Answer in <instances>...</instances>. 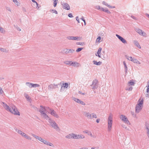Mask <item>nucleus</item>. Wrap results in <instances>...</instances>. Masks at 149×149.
Instances as JSON below:
<instances>
[{"instance_id": "1", "label": "nucleus", "mask_w": 149, "mask_h": 149, "mask_svg": "<svg viewBox=\"0 0 149 149\" xmlns=\"http://www.w3.org/2000/svg\"><path fill=\"white\" fill-rule=\"evenodd\" d=\"M4 107L7 111L10 112L11 113L15 115H20L19 112L15 106L13 105L10 107L6 104H5Z\"/></svg>"}, {"instance_id": "2", "label": "nucleus", "mask_w": 149, "mask_h": 149, "mask_svg": "<svg viewBox=\"0 0 149 149\" xmlns=\"http://www.w3.org/2000/svg\"><path fill=\"white\" fill-rule=\"evenodd\" d=\"M40 107L42 109H40L39 110V112L41 113V115L45 119L47 120H49V118L48 116L45 113V107H43L42 106H40Z\"/></svg>"}, {"instance_id": "3", "label": "nucleus", "mask_w": 149, "mask_h": 149, "mask_svg": "<svg viewBox=\"0 0 149 149\" xmlns=\"http://www.w3.org/2000/svg\"><path fill=\"white\" fill-rule=\"evenodd\" d=\"M48 122L53 128L56 129L57 131L60 130V129L58 127V125L55 121L52 120L51 119L49 118V119Z\"/></svg>"}, {"instance_id": "4", "label": "nucleus", "mask_w": 149, "mask_h": 149, "mask_svg": "<svg viewBox=\"0 0 149 149\" xmlns=\"http://www.w3.org/2000/svg\"><path fill=\"white\" fill-rule=\"evenodd\" d=\"M112 118L111 116H109L108 118V132H110L112 126Z\"/></svg>"}, {"instance_id": "5", "label": "nucleus", "mask_w": 149, "mask_h": 149, "mask_svg": "<svg viewBox=\"0 0 149 149\" xmlns=\"http://www.w3.org/2000/svg\"><path fill=\"white\" fill-rule=\"evenodd\" d=\"M92 89L95 90L98 87V81L97 79L94 80L93 81L92 84L91 85Z\"/></svg>"}, {"instance_id": "6", "label": "nucleus", "mask_w": 149, "mask_h": 149, "mask_svg": "<svg viewBox=\"0 0 149 149\" xmlns=\"http://www.w3.org/2000/svg\"><path fill=\"white\" fill-rule=\"evenodd\" d=\"M120 118L121 120L123 121L125 123H126L128 125L130 124V123L129 121L125 116L123 115H120Z\"/></svg>"}, {"instance_id": "7", "label": "nucleus", "mask_w": 149, "mask_h": 149, "mask_svg": "<svg viewBox=\"0 0 149 149\" xmlns=\"http://www.w3.org/2000/svg\"><path fill=\"white\" fill-rule=\"evenodd\" d=\"M116 36L122 43L125 44L127 43V41L123 38L117 34H116Z\"/></svg>"}, {"instance_id": "8", "label": "nucleus", "mask_w": 149, "mask_h": 149, "mask_svg": "<svg viewBox=\"0 0 149 149\" xmlns=\"http://www.w3.org/2000/svg\"><path fill=\"white\" fill-rule=\"evenodd\" d=\"M62 5L63 6V8L67 10H68L70 9V6L68 3L63 2L62 3Z\"/></svg>"}, {"instance_id": "9", "label": "nucleus", "mask_w": 149, "mask_h": 149, "mask_svg": "<svg viewBox=\"0 0 149 149\" xmlns=\"http://www.w3.org/2000/svg\"><path fill=\"white\" fill-rule=\"evenodd\" d=\"M50 114L56 117V118H58L59 117L58 115L56 113V112L54 110H52L51 109H50Z\"/></svg>"}, {"instance_id": "10", "label": "nucleus", "mask_w": 149, "mask_h": 149, "mask_svg": "<svg viewBox=\"0 0 149 149\" xmlns=\"http://www.w3.org/2000/svg\"><path fill=\"white\" fill-rule=\"evenodd\" d=\"M80 38V37L78 36H68L67 37V38L70 40H78V39Z\"/></svg>"}, {"instance_id": "11", "label": "nucleus", "mask_w": 149, "mask_h": 149, "mask_svg": "<svg viewBox=\"0 0 149 149\" xmlns=\"http://www.w3.org/2000/svg\"><path fill=\"white\" fill-rule=\"evenodd\" d=\"M142 107L139 105H137L135 107V112L136 113H138L141 110Z\"/></svg>"}, {"instance_id": "12", "label": "nucleus", "mask_w": 149, "mask_h": 149, "mask_svg": "<svg viewBox=\"0 0 149 149\" xmlns=\"http://www.w3.org/2000/svg\"><path fill=\"white\" fill-rule=\"evenodd\" d=\"M32 136L34 137L36 139H38L39 141L42 143H43V141H44L45 140L42 139L41 137H39L38 136H36L35 134H33Z\"/></svg>"}, {"instance_id": "13", "label": "nucleus", "mask_w": 149, "mask_h": 149, "mask_svg": "<svg viewBox=\"0 0 149 149\" xmlns=\"http://www.w3.org/2000/svg\"><path fill=\"white\" fill-rule=\"evenodd\" d=\"M102 48L99 47L98 50V51L97 52V54H95L96 56L98 57L99 58H101V51L102 50Z\"/></svg>"}, {"instance_id": "14", "label": "nucleus", "mask_w": 149, "mask_h": 149, "mask_svg": "<svg viewBox=\"0 0 149 149\" xmlns=\"http://www.w3.org/2000/svg\"><path fill=\"white\" fill-rule=\"evenodd\" d=\"M16 131L19 134L23 136L24 137L26 134L25 133L23 132L22 131L18 130L17 129H16Z\"/></svg>"}, {"instance_id": "15", "label": "nucleus", "mask_w": 149, "mask_h": 149, "mask_svg": "<svg viewBox=\"0 0 149 149\" xmlns=\"http://www.w3.org/2000/svg\"><path fill=\"white\" fill-rule=\"evenodd\" d=\"M79 64L76 62H71L70 65H72L74 67H78L79 65Z\"/></svg>"}, {"instance_id": "16", "label": "nucleus", "mask_w": 149, "mask_h": 149, "mask_svg": "<svg viewBox=\"0 0 149 149\" xmlns=\"http://www.w3.org/2000/svg\"><path fill=\"white\" fill-rule=\"evenodd\" d=\"M84 115L88 119H92L91 118V114H90L89 112H84Z\"/></svg>"}, {"instance_id": "17", "label": "nucleus", "mask_w": 149, "mask_h": 149, "mask_svg": "<svg viewBox=\"0 0 149 149\" xmlns=\"http://www.w3.org/2000/svg\"><path fill=\"white\" fill-rule=\"evenodd\" d=\"M55 87H54V84H51L48 86V89L49 91H52V89H55Z\"/></svg>"}, {"instance_id": "18", "label": "nucleus", "mask_w": 149, "mask_h": 149, "mask_svg": "<svg viewBox=\"0 0 149 149\" xmlns=\"http://www.w3.org/2000/svg\"><path fill=\"white\" fill-rule=\"evenodd\" d=\"M93 62L94 64L97 65H100L102 63V62L101 61L97 62L96 61L94 60L93 61Z\"/></svg>"}, {"instance_id": "19", "label": "nucleus", "mask_w": 149, "mask_h": 149, "mask_svg": "<svg viewBox=\"0 0 149 149\" xmlns=\"http://www.w3.org/2000/svg\"><path fill=\"white\" fill-rule=\"evenodd\" d=\"M134 42L135 45L139 49L141 48V47L137 41L136 40H134Z\"/></svg>"}, {"instance_id": "20", "label": "nucleus", "mask_w": 149, "mask_h": 149, "mask_svg": "<svg viewBox=\"0 0 149 149\" xmlns=\"http://www.w3.org/2000/svg\"><path fill=\"white\" fill-rule=\"evenodd\" d=\"M102 10L104 12H106L108 14H110L111 12L107 8H106L105 9H104L103 8H101Z\"/></svg>"}, {"instance_id": "21", "label": "nucleus", "mask_w": 149, "mask_h": 149, "mask_svg": "<svg viewBox=\"0 0 149 149\" xmlns=\"http://www.w3.org/2000/svg\"><path fill=\"white\" fill-rule=\"evenodd\" d=\"M143 100L142 99V100L140 101V99H139L138 100V103L137 104V105L142 107V105L143 104Z\"/></svg>"}, {"instance_id": "22", "label": "nucleus", "mask_w": 149, "mask_h": 149, "mask_svg": "<svg viewBox=\"0 0 149 149\" xmlns=\"http://www.w3.org/2000/svg\"><path fill=\"white\" fill-rule=\"evenodd\" d=\"M136 31L140 35H143V32H142V30L139 28L136 29Z\"/></svg>"}, {"instance_id": "23", "label": "nucleus", "mask_w": 149, "mask_h": 149, "mask_svg": "<svg viewBox=\"0 0 149 149\" xmlns=\"http://www.w3.org/2000/svg\"><path fill=\"white\" fill-rule=\"evenodd\" d=\"M123 64L125 69V72L126 73H127V72L128 69L126 63L125 61L123 62Z\"/></svg>"}, {"instance_id": "24", "label": "nucleus", "mask_w": 149, "mask_h": 149, "mask_svg": "<svg viewBox=\"0 0 149 149\" xmlns=\"http://www.w3.org/2000/svg\"><path fill=\"white\" fill-rule=\"evenodd\" d=\"M72 138L74 139H78V135L75 134L74 133H72Z\"/></svg>"}, {"instance_id": "25", "label": "nucleus", "mask_w": 149, "mask_h": 149, "mask_svg": "<svg viewBox=\"0 0 149 149\" xmlns=\"http://www.w3.org/2000/svg\"><path fill=\"white\" fill-rule=\"evenodd\" d=\"M26 84L29 88H32V83L30 82H26Z\"/></svg>"}, {"instance_id": "26", "label": "nucleus", "mask_w": 149, "mask_h": 149, "mask_svg": "<svg viewBox=\"0 0 149 149\" xmlns=\"http://www.w3.org/2000/svg\"><path fill=\"white\" fill-rule=\"evenodd\" d=\"M145 126L146 129L147 130H149V124L147 122H146L145 123Z\"/></svg>"}, {"instance_id": "27", "label": "nucleus", "mask_w": 149, "mask_h": 149, "mask_svg": "<svg viewBox=\"0 0 149 149\" xmlns=\"http://www.w3.org/2000/svg\"><path fill=\"white\" fill-rule=\"evenodd\" d=\"M63 86L64 88H67L68 86V84L67 83L63 84Z\"/></svg>"}, {"instance_id": "28", "label": "nucleus", "mask_w": 149, "mask_h": 149, "mask_svg": "<svg viewBox=\"0 0 149 149\" xmlns=\"http://www.w3.org/2000/svg\"><path fill=\"white\" fill-rule=\"evenodd\" d=\"M40 86V85L39 84H33L32 83V88L34 87V88H36V87H38Z\"/></svg>"}, {"instance_id": "29", "label": "nucleus", "mask_w": 149, "mask_h": 149, "mask_svg": "<svg viewBox=\"0 0 149 149\" xmlns=\"http://www.w3.org/2000/svg\"><path fill=\"white\" fill-rule=\"evenodd\" d=\"M128 84L131 86H133L134 84V83L133 80H131L129 81L128 83Z\"/></svg>"}, {"instance_id": "30", "label": "nucleus", "mask_w": 149, "mask_h": 149, "mask_svg": "<svg viewBox=\"0 0 149 149\" xmlns=\"http://www.w3.org/2000/svg\"><path fill=\"white\" fill-rule=\"evenodd\" d=\"M78 139H84L85 138L84 135L82 134H78Z\"/></svg>"}, {"instance_id": "31", "label": "nucleus", "mask_w": 149, "mask_h": 149, "mask_svg": "<svg viewBox=\"0 0 149 149\" xmlns=\"http://www.w3.org/2000/svg\"><path fill=\"white\" fill-rule=\"evenodd\" d=\"M72 133L69 134L68 135L65 136V137L66 138L70 139V138H72Z\"/></svg>"}, {"instance_id": "32", "label": "nucleus", "mask_w": 149, "mask_h": 149, "mask_svg": "<svg viewBox=\"0 0 149 149\" xmlns=\"http://www.w3.org/2000/svg\"><path fill=\"white\" fill-rule=\"evenodd\" d=\"M71 62V61H64V63L66 65H70Z\"/></svg>"}, {"instance_id": "33", "label": "nucleus", "mask_w": 149, "mask_h": 149, "mask_svg": "<svg viewBox=\"0 0 149 149\" xmlns=\"http://www.w3.org/2000/svg\"><path fill=\"white\" fill-rule=\"evenodd\" d=\"M125 57L129 61L132 59V58L131 56H129L127 55H125Z\"/></svg>"}, {"instance_id": "34", "label": "nucleus", "mask_w": 149, "mask_h": 149, "mask_svg": "<svg viewBox=\"0 0 149 149\" xmlns=\"http://www.w3.org/2000/svg\"><path fill=\"white\" fill-rule=\"evenodd\" d=\"M132 89H133V88L132 86H129V87L127 88H126V90L130 91H132Z\"/></svg>"}, {"instance_id": "35", "label": "nucleus", "mask_w": 149, "mask_h": 149, "mask_svg": "<svg viewBox=\"0 0 149 149\" xmlns=\"http://www.w3.org/2000/svg\"><path fill=\"white\" fill-rule=\"evenodd\" d=\"M147 94L146 95V96L147 97H149V88H147L146 91Z\"/></svg>"}, {"instance_id": "36", "label": "nucleus", "mask_w": 149, "mask_h": 149, "mask_svg": "<svg viewBox=\"0 0 149 149\" xmlns=\"http://www.w3.org/2000/svg\"><path fill=\"white\" fill-rule=\"evenodd\" d=\"M83 49V48L79 47L76 50V52H78L82 50Z\"/></svg>"}, {"instance_id": "37", "label": "nucleus", "mask_w": 149, "mask_h": 149, "mask_svg": "<svg viewBox=\"0 0 149 149\" xmlns=\"http://www.w3.org/2000/svg\"><path fill=\"white\" fill-rule=\"evenodd\" d=\"M134 63L139 64H141L140 62L136 58H135V59H134Z\"/></svg>"}, {"instance_id": "38", "label": "nucleus", "mask_w": 149, "mask_h": 149, "mask_svg": "<svg viewBox=\"0 0 149 149\" xmlns=\"http://www.w3.org/2000/svg\"><path fill=\"white\" fill-rule=\"evenodd\" d=\"M50 12H52L53 13H54L55 14H57L58 13L57 11L54 9H51L50 10Z\"/></svg>"}, {"instance_id": "39", "label": "nucleus", "mask_w": 149, "mask_h": 149, "mask_svg": "<svg viewBox=\"0 0 149 149\" xmlns=\"http://www.w3.org/2000/svg\"><path fill=\"white\" fill-rule=\"evenodd\" d=\"M53 1H54V6L56 7L57 3V1L58 0H53Z\"/></svg>"}, {"instance_id": "40", "label": "nucleus", "mask_w": 149, "mask_h": 149, "mask_svg": "<svg viewBox=\"0 0 149 149\" xmlns=\"http://www.w3.org/2000/svg\"><path fill=\"white\" fill-rule=\"evenodd\" d=\"M0 31L1 33H3L5 32V30L3 28L0 27Z\"/></svg>"}, {"instance_id": "41", "label": "nucleus", "mask_w": 149, "mask_h": 149, "mask_svg": "<svg viewBox=\"0 0 149 149\" xmlns=\"http://www.w3.org/2000/svg\"><path fill=\"white\" fill-rule=\"evenodd\" d=\"M76 102L78 103L80 101L79 99L75 97H74L73 99Z\"/></svg>"}, {"instance_id": "42", "label": "nucleus", "mask_w": 149, "mask_h": 149, "mask_svg": "<svg viewBox=\"0 0 149 149\" xmlns=\"http://www.w3.org/2000/svg\"><path fill=\"white\" fill-rule=\"evenodd\" d=\"M92 114L93 115V116H91L92 119L93 118H97L96 115L95 114L93 113Z\"/></svg>"}, {"instance_id": "43", "label": "nucleus", "mask_w": 149, "mask_h": 149, "mask_svg": "<svg viewBox=\"0 0 149 149\" xmlns=\"http://www.w3.org/2000/svg\"><path fill=\"white\" fill-rule=\"evenodd\" d=\"M25 97L27 100L28 99L29 100H31L30 98L29 99V97L27 94H24V95Z\"/></svg>"}, {"instance_id": "44", "label": "nucleus", "mask_w": 149, "mask_h": 149, "mask_svg": "<svg viewBox=\"0 0 149 149\" xmlns=\"http://www.w3.org/2000/svg\"><path fill=\"white\" fill-rule=\"evenodd\" d=\"M61 82L60 83V84H53L54 85V87L56 88H58V86H60L61 85Z\"/></svg>"}, {"instance_id": "45", "label": "nucleus", "mask_w": 149, "mask_h": 149, "mask_svg": "<svg viewBox=\"0 0 149 149\" xmlns=\"http://www.w3.org/2000/svg\"><path fill=\"white\" fill-rule=\"evenodd\" d=\"M78 103H79L80 104L82 105H85V103L81 100H80V101Z\"/></svg>"}, {"instance_id": "46", "label": "nucleus", "mask_w": 149, "mask_h": 149, "mask_svg": "<svg viewBox=\"0 0 149 149\" xmlns=\"http://www.w3.org/2000/svg\"><path fill=\"white\" fill-rule=\"evenodd\" d=\"M13 1L16 5L17 6L19 5L18 3H19L17 0H13Z\"/></svg>"}, {"instance_id": "47", "label": "nucleus", "mask_w": 149, "mask_h": 149, "mask_svg": "<svg viewBox=\"0 0 149 149\" xmlns=\"http://www.w3.org/2000/svg\"><path fill=\"white\" fill-rule=\"evenodd\" d=\"M101 39V37L100 36H99L96 39V41L98 42H100V40Z\"/></svg>"}, {"instance_id": "48", "label": "nucleus", "mask_w": 149, "mask_h": 149, "mask_svg": "<svg viewBox=\"0 0 149 149\" xmlns=\"http://www.w3.org/2000/svg\"><path fill=\"white\" fill-rule=\"evenodd\" d=\"M32 2L33 3H36V5H37V8H39V7L38 6V5H39L38 4L35 0H31Z\"/></svg>"}, {"instance_id": "49", "label": "nucleus", "mask_w": 149, "mask_h": 149, "mask_svg": "<svg viewBox=\"0 0 149 149\" xmlns=\"http://www.w3.org/2000/svg\"><path fill=\"white\" fill-rule=\"evenodd\" d=\"M24 137L26 138L27 139H29V140H31V138L30 136H28V135H27L26 134V135H25V136Z\"/></svg>"}, {"instance_id": "50", "label": "nucleus", "mask_w": 149, "mask_h": 149, "mask_svg": "<svg viewBox=\"0 0 149 149\" xmlns=\"http://www.w3.org/2000/svg\"><path fill=\"white\" fill-rule=\"evenodd\" d=\"M0 50L3 52H5L6 51V49L4 48H1L0 47Z\"/></svg>"}, {"instance_id": "51", "label": "nucleus", "mask_w": 149, "mask_h": 149, "mask_svg": "<svg viewBox=\"0 0 149 149\" xmlns=\"http://www.w3.org/2000/svg\"><path fill=\"white\" fill-rule=\"evenodd\" d=\"M102 3L103 5H104L106 6H107L108 7V6L109 5H108V4L105 2L104 1H103L102 2Z\"/></svg>"}, {"instance_id": "52", "label": "nucleus", "mask_w": 149, "mask_h": 149, "mask_svg": "<svg viewBox=\"0 0 149 149\" xmlns=\"http://www.w3.org/2000/svg\"><path fill=\"white\" fill-rule=\"evenodd\" d=\"M95 8L96 9H97L98 10H100L101 9L100 7L99 6H96L95 7Z\"/></svg>"}, {"instance_id": "53", "label": "nucleus", "mask_w": 149, "mask_h": 149, "mask_svg": "<svg viewBox=\"0 0 149 149\" xmlns=\"http://www.w3.org/2000/svg\"><path fill=\"white\" fill-rule=\"evenodd\" d=\"M74 51L75 50L73 49H69V53H73L74 52Z\"/></svg>"}, {"instance_id": "54", "label": "nucleus", "mask_w": 149, "mask_h": 149, "mask_svg": "<svg viewBox=\"0 0 149 149\" xmlns=\"http://www.w3.org/2000/svg\"><path fill=\"white\" fill-rule=\"evenodd\" d=\"M81 19L84 22V25H85L86 24V21L85 20L84 18V17H82L81 18Z\"/></svg>"}, {"instance_id": "55", "label": "nucleus", "mask_w": 149, "mask_h": 149, "mask_svg": "<svg viewBox=\"0 0 149 149\" xmlns=\"http://www.w3.org/2000/svg\"><path fill=\"white\" fill-rule=\"evenodd\" d=\"M84 44V42H77V45H83Z\"/></svg>"}, {"instance_id": "56", "label": "nucleus", "mask_w": 149, "mask_h": 149, "mask_svg": "<svg viewBox=\"0 0 149 149\" xmlns=\"http://www.w3.org/2000/svg\"><path fill=\"white\" fill-rule=\"evenodd\" d=\"M65 54H68L69 53V49H65Z\"/></svg>"}, {"instance_id": "57", "label": "nucleus", "mask_w": 149, "mask_h": 149, "mask_svg": "<svg viewBox=\"0 0 149 149\" xmlns=\"http://www.w3.org/2000/svg\"><path fill=\"white\" fill-rule=\"evenodd\" d=\"M48 143H49V141H46L45 140H44V141L43 142V143L44 144H46L47 145H48Z\"/></svg>"}, {"instance_id": "58", "label": "nucleus", "mask_w": 149, "mask_h": 149, "mask_svg": "<svg viewBox=\"0 0 149 149\" xmlns=\"http://www.w3.org/2000/svg\"><path fill=\"white\" fill-rule=\"evenodd\" d=\"M68 16L71 18L73 17V16L72 14L71 13H70L68 14Z\"/></svg>"}, {"instance_id": "59", "label": "nucleus", "mask_w": 149, "mask_h": 149, "mask_svg": "<svg viewBox=\"0 0 149 149\" xmlns=\"http://www.w3.org/2000/svg\"><path fill=\"white\" fill-rule=\"evenodd\" d=\"M14 26H15V27H16L17 30L19 31H21V29L19 28V27H18V26H17V25H14Z\"/></svg>"}, {"instance_id": "60", "label": "nucleus", "mask_w": 149, "mask_h": 149, "mask_svg": "<svg viewBox=\"0 0 149 149\" xmlns=\"http://www.w3.org/2000/svg\"><path fill=\"white\" fill-rule=\"evenodd\" d=\"M76 20L77 21L78 23H80L79 19L78 16L76 17Z\"/></svg>"}, {"instance_id": "61", "label": "nucleus", "mask_w": 149, "mask_h": 149, "mask_svg": "<svg viewBox=\"0 0 149 149\" xmlns=\"http://www.w3.org/2000/svg\"><path fill=\"white\" fill-rule=\"evenodd\" d=\"M47 146H52L53 147H54V145L51 143L49 142L48 145Z\"/></svg>"}, {"instance_id": "62", "label": "nucleus", "mask_w": 149, "mask_h": 149, "mask_svg": "<svg viewBox=\"0 0 149 149\" xmlns=\"http://www.w3.org/2000/svg\"><path fill=\"white\" fill-rule=\"evenodd\" d=\"M61 52L63 54H65V49L61 50Z\"/></svg>"}, {"instance_id": "63", "label": "nucleus", "mask_w": 149, "mask_h": 149, "mask_svg": "<svg viewBox=\"0 0 149 149\" xmlns=\"http://www.w3.org/2000/svg\"><path fill=\"white\" fill-rule=\"evenodd\" d=\"M3 91L1 87H0V94H2Z\"/></svg>"}, {"instance_id": "64", "label": "nucleus", "mask_w": 149, "mask_h": 149, "mask_svg": "<svg viewBox=\"0 0 149 149\" xmlns=\"http://www.w3.org/2000/svg\"><path fill=\"white\" fill-rule=\"evenodd\" d=\"M22 10L23 12H26V8L24 7H23L22 8Z\"/></svg>"}]
</instances>
